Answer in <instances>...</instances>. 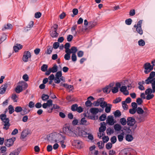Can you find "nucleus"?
<instances>
[{"label": "nucleus", "instance_id": "f257e3e1", "mask_svg": "<svg viewBox=\"0 0 155 155\" xmlns=\"http://www.w3.org/2000/svg\"><path fill=\"white\" fill-rule=\"evenodd\" d=\"M136 111L139 116L137 117L138 123H141L144 121L145 118L148 115L147 111H144L141 107H138L136 109Z\"/></svg>", "mask_w": 155, "mask_h": 155}, {"label": "nucleus", "instance_id": "f03ea898", "mask_svg": "<svg viewBox=\"0 0 155 155\" xmlns=\"http://www.w3.org/2000/svg\"><path fill=\"white\" fill-rule=\"evenodd\" d=\"M74 127L69 124H66L63 128V131L65 134L69 136L73 137L76 135L74 133Z\"/></svg>", "mask_w": 155, "mask_h": 155}, {"label": "nucleus", "instance_id": "7ed1b4c3", "mask_svg": "<svg viewBox=\"0 0 155 155\" xmlns=\"http://www.w3.org/2000/svg\"><path fill=\"white\" fill-rule=\"evenodd\" d=\"M155 72H151L149 76L145 80V83L147 84L150 83L152 84V90L153 92H155Z\"/></svg>", "mask_w": 155, "mask_h": 155}, {"label": "nucleus", "instance_id": "20e7f679", "mask_svg": "<svg viewBox=\"0 0 155 155\" xmlns=\"http://www.w3.org/2000/svg\"><path fill=\"white\" fill-rule=\"evenodd\" d=\"M0 118L3 123L4 124L3 128L7 130L10 125L9 119L7 117L6 115L5 114H1L0 115Z\"/></svg>", "mask_w": 155, "mask_h": 155}, {"label": "nucleus", "instance_id": "39448f33", "mask_svg": "<svg viewBox=\"0 0 155 155\" xmlns=\"http://www.w3.org/2000/svg\"><path fill=\"white\" fill-rule=\"evenodd\" d=\"M74 133L76 135L73 137H76L78 136L84 137H87V133L79 127H74Z\"/></svg>", "mask_w": 155, "mask_h": 155}, {"label": "nucleus", "instance_id": "423d86ee", "mask_svg": "<svg viewBox=\"0 0 155 155\" xmlns=\"http://www.w3.org/2000/svg\"><path fill=\"white\" fill-rule=\"evenodd\" d=\"M57 134V133L55 132L50 134L47 137L48 140L51 143H55Z\"/></svg>", "mask_w": 155, "mask_h": 155}, {"label": "nucleus", "instance_id": "0eeeda50", "mask_svg": "<svg viewBox=\"0 0 155 155\" xmlns=\"http://www.w3.org/2000/svg\"><path fill=\"white\" fill-rule=\"evenodd\" d=\"M142 23V20H140L138 22L137 25H134V28H136V31L140 35L143 34V31L141 28V24Z\"/></svg>", "mask_w": 155, "mask_h": 155}, {"label": "nucleus", "instance_id": "6e6552de", "mask_svg": "<svg viewBox=\"0 0 155 155\" xmlns=\"http://www.w3.org/2000/svg\"><path fill=\"white\" fill-rule=\"evenodd\" d=\"M144 68L145 69L144 72L146 74L148 73L153 69V67L149 63H145L144 64Z\"/></svg>", "mask_w": 155, "mask_h": 155}, {"label": "nucleus", "instance_id": "1a4fd4ad", "mask_svg": "<svg viewBox=\"0 0 155 155\" xmlns=\"http://www.w3.org/2000/svg\"><path fill=\"white\" fill-rule=\"evenodd\" d=\"M65 140V136L60 134L57 133L55 143H63V141H64Z\"/></svg>", "mask_w": 155, "mask_h": 155}, {"label": "nucleus", "instance_id": "9d476101", "mask_svg": "<svg viewBox=\"0 0 155 155\" xmlns=\"http://www.w3.org/2000/svg\"><path fill=\"white\" fill-rule=\"evenodd\" d=\"M31 54L29 51H25L24 52L22 58L23 61L25 62L28 61V58H31Z\"/></svg>", "mask_w": 155, "mask_h": 155}, {"label": "nucleus", "instance_id": "9b49d317", "mask_svg": "<svg viewBox=\"0 0 155 155\" xmlns=\"http://www.w3.org/2000/svg\"><path fill=\"white\" fill-rule=\"evenodd\" d=\"M135 120L133 117H128L127 119V125L130 126H133L135 123Z\"/></svg>", "mask_w": 155, "mask_h": 155}, {"label": "nucleus", "instance_id": "f8f14e48", "mask_svg": "<svg viewBox=\"0 0 155 155\" xmlns=\"http://www.w3.org/2000/svg\"><path fill=\"white\" fill-rule=\"evenodd\" d=\"M15 138L7 139L5 140V144L6 146L9 147L13 145L14 141H15Z\"/></svg>", "mask_w": 155, "mask_h": 155}, {"label": "nucleus", "instance_id": "ddd939ff", "mask_svg": "<svg viewBox=\"0 0 155 155\" xmlns=\"http://www.w3.org/2000/svg\"><path fill=\"white\" fill-rule=\"evenodd\" d=\"M120 87V84L119 83H117L115 84V86L114 87H112V88H111V90L112 92L115 94L117 93L118 91V89Z\"/></svg>", "mask_w": 155, "mask_h": 155}, {"label": "nucleus", "instance_id": "4468645a", "mask_svg": "<svg viewBox=\"0 0 155 155\" xmlns=\"http://www.w3.org/2000/svg\"><path fill=\"white\" fill-rule=\"evenodd\" d=\"M102 110L101 109H98L97 107L92 108L90 109V112L93 114L95 115L98 113L99 112H101Z\"/></svg>", "mask_w": 155, "mask_h": 155}, {"label": "nucleus", "instance_id": "2eb2a0df", "mask_svg": "<svg viewBox=\"0 0 155 155\" xmlns=\"http://www.w3.org/2000/svg\"><path fill=\"white\" fill-rule=\"evenodd\" d=\"M127 89V87L126 86H122L120 87V91L125 95H127L129 94V92Z\"/></svg>", "mask_w": 155, "mask_h": 155}, {"label": "nucleus", "instance_id": "dca6fc26", "mask_svg": "<svg viewBox=\"0 0 155 155\" xmlns=\"http://www.w3.org/2000/svg\"><path fill=\"white\" fill-rule=\"evenodd\" d=\"M106 123L108 124L111 125H113L114 123L113 117L110 116H108Z\"/></svg>", "mask_w": 155, "mask_h": 155}, {"label": "nucleus", "instance_id": "f3484780", "mask_svg": "<svg viewBox=\"0 0 155 155\" xmlns=\"http://www.w3.org/2000/svg\"><path fill=\"white\" fill-rule=\"evenodd\" d=\"M113 84H110L109 85L106 86L103 89V92L106 94L109 93L111 91V87L113 86Z\"/></svg>", "mask_w": 155, "mask_h": 155}, {"label": "nucleus", "instance_id": "a211bd4d", "mask_svg": "<svg viewBox=\"0 0 155 155\" xmlns=\"http://www.w3.org/2000/svg\"><path fill=\"white\" fill-rule=\"evenodd\" d=\"M7 87V84H5L2 86L0 87V94H4L6 91Z\"/></svg>", "mask_w": 155, "mask_h": 155}, {"label": "nucleus", "instance_id": "6ab92c4d", "mask_svg": "<svg viewBox=\"0 0 155 155\" xmlns=\"http://www.w3.org/2000/svg\"><path fill=\"white\" fill-rule=\"evenodd\" d=\"M105 124L104 122H101L100 123L101 127L99 128V132H104L106 128Z\"/></svg>", "mask_w": 155, "mask_h": 155}, {"label": "nucleus", "instance_id": "aec40b11", "mask_svg": "<svg viewBox=\"0 0 155 155\" xmlns=\"http://www.w3.org/2000/svg\"><path fill=\"white\" fill-rule=\"evenodd\" d=\"M22 48V46L20 44H16L13 47L14 50L15 52H17L18 50Z\"/></svg>", "mask_w": 155, "mask_h": 155}, {"label": "nucleus", "instance_id": "412c9836", "mask_svg": "<svg viewBox=\"0 0 155 155\" xmlns=\"http://www.w3.org/2000/svg\"><path fill=\"white\" fill-rule=\"evenodd\" d=\"M15 111L17 113H18L20 112L22 110L26 111L27 109L25 108L24 107H23L22 108L20 106H18L16 107L15 108Z\"/></svg>", "mask_w": 155, "mask_h": 155}, {"label": "nucleus", "instance_id": "4be33fe9", "mask_svg": "<svg viewBox=\"0 0 155 155\" xmlns=\"http://www.w3.org/2000/svg\"><path fill=\"white\" fill-rule=\"evenodd\" d=\"M77 50V47H72L71 48V49H70L68 52L70 54L72 53V54H75Z\"/></svg>", "mask_w": 155, "mask_h": 155}, {"label": "nucleus", "instance_id": "5701e85b", "mask_svg": "<svg viewBox=\"0 0 155 155\" xmlns=\"http://www.w3.org/2000/svg\"><path fill=\"white\" fill-rule=\"evenodd\" d=\"M23 90L22 87H21L20 84L18 85L17 86L15 90V92L18 93H19L21 92Z\"/></svg>", "mask_w": 155, "mask_h": 155}, {"label": "nucleus", "instance_id": "b1692460", "mask_svg": "<svg viewBox=\"0 0 155 155\" xmlns=\"http://www.w3.org/2000/svg\"><path fill=\"white\" fill-rule=\"evenodd\" d=\"M19 84H20L21 87H22L23 90L25 89L28 86L27 84L24 81L20 82H19Z\"/></svg>", "mask_w": 155, "mask_h": 155}, {"label": "nucleus", "instance_id": "393cba45", "mask_svg": "<svg viewBox=\"0 0 155 155\" xmlns=\"http://www.w3.org/2000/svg\"><path fill=\"white\" fill-rule=\"evenodd\" d=\"M12 25L10 24H7L4 25L3 28L2 29V31H4L6 29H10L12 28Z\"/></svg>", "mask_w": 155, "mask_h": 155}, {"label": "nucleus", "instance_id": "a878e982", "mask_svg": "<svg viewBox=\"0 0 155 155\" xmlns=\"http://www.w3.org/2000/svg\"><path fill=\"white\" fill-rule=\"evenodd\" d=\"M57 31H52L51 32V35L53 38H56L58 36V34L56 32Z\"/></svg>", "mask_w": 155, "mask_h": 155}, {"label": "nucleus", "instance_id": "bb28decb", "mask_svg": "<svg viewBox=\"0 0 155 155\" xmlns=\"http://www.w3.org/2000/svg\"><path fill=\"white\" fill-rule=\"evenodd\" d=\"M112 107V105L110 104H108L105 107V112L106 113H108L110 112Z\"/></svg>", "mask_w": 155, "mask_h": 155}, {"label": "nucleus", "instance_id": "cd10ccee", "mask_svg": "<svg viewBox=\"0 0 155 155\" xmlns=\"http://www.w3.org/2000/svg\"><path fill=\"white\" fill-rule=\"evenodd\" d=\"M8 110L9 111V113L10 114H12L14 111L15 110L14 107L12 105H9L8 107Z\"/></svg>", "mask_w": 155, "mask_h": 155}, {"label": "nucleus", "instance_id": "c85d7f7f", "mask_svg": "<svg viewBox=\"0 0 155 155\" xmlns=\"http://www.w3.org/2000/svg\"><path fill=\"white\" fill-rule=\"evenodd\" d=\"M133 139V137L132 135L130 134H127L126 137V140L128 142L132 141Z\"/></svg>", "mask_w": 155, "mask_h": 155}, {"label": "nucleus", "instance_id": "c756f323", "mask_svg": "<svg viewBox=\"0 0 155 155\" xmlns=\"http://www.w3.org/2000/svg\"><path fill=\"white\" fill-rule=\"evenodd\" d=\"M77 28V26L75 25L73 26L71 28V31L72 34H73L74 35H76L77 33V32L76 31V29Z\"/></svg>", "mask_w": 155, "mask_h": 155}, {"label": "nucleus", "instance_id": "7c9ffc66", "mask_svg": "<svg viewBox=\"0 0 155 155\" xmlns=\"http://www.w3.org/2000/svg\"><path fill=\"white\" fill-rule=\"evenodd\" d=\"M80 124L84 125H88L89 124L88 122H87L86 120L84 118H82L80 121Z\"/></svg>", "mask_w": 155, "mask_h": 155}, {"label": "nucleus", "instance_id": "2f4dec72", "mask_svg": "<svg viewBox=\"0 0 155 155\" xmlns=\"http://www.w3.org/2000/svg\"><path fill=\"white\" fill-rule=\"evenodd\" d=\"M28 134V131L26 130H23L21 133V137L22 138L25 137Z\"/></svg>", "mask_w": 155, "mask_h": 155}, {"label": "nucleus", "instance_id": "473e14b6", "mask_svg": "<svg viewBox=\"0 0 155 155\" xmlns=\"http://www.w3.org/2000/svg\"><path fill=\"white\" fill-rule=\"evenodd\" d=\"M58 66L56 64H55L51 68H50L51 72L52 73L56 72L58 71Z\"/></svg>", "mask_w": 155, "mask_h": 155}, {"label": "nucleus", "instance_id": "72a5a7b5", "mask_svg": "<svg viewBox=\"0 0 155 155\" xmlns=\"http://www.w3.org/2000/svg\"><path fill=\"white\" fill-rule=\"evenodd\" d=\"M114 127L115 130L117 131H119L121 129V126L118 124L115 125Z\"/></svg>", "mask_w": 155, "mask_h": 155}, {"label": "nucleus", "instance_id": "f704fd0d", "mask_svg": "<svg viewBox=\"0 0 155 155\" xmlns=\"http://www.w3.org/2000/svg\"><path fill=\"white\" fill-rule=\"evenodd\" d=\"M49 96L47 94H43L41 96V99L42 100L44 101H46L49 99Z\"/></svg>", "mask_w": 155, "mask_h": 155}, {"label": "nucleus", "instance_id": "c9c22d12", "mask_svg": "<svg viewBox=\"0 0 155 155\" xmlns=\"http://www.w3.org/2000/svg\"><path fill=\"white\" fill-rule=\"evenodd\" d=\"M120 122L121 124L123 126L126 125L127 123V121L125 118H121L120 119Z\"/></svg>", "mask_w": 155, "mask_h": 155}, {"label": "nucleus", "instance_id": "e433bc0d", "mask_svg": "<svg viewBox=\"0 0 155 155\" xmlns=\"http://www.w3.org/2000/svg\"><path fill=\"white\" fill-rule=\"evenodd\" d=\"M53 49V48L51 46H48L47 48L46 53L47 54H50L52 52Z\"/></svg>", "mask_w": 155, "mask_h": 155}, {"label": "nucleus", "instance_id": "4c0bfd02", "mask_svg": "<svg viewBox=\"0 0 155 155\" xmlns=\"http://www.w3.org/2000/svg\"><path fill=\"white\" fill-rule=\"evenodd\" d=\"M66 54L64 56V58L65 60H69L70 58V54L68 51V52H65Z\"/></svg>", "mask_w": 155, "mask_h": 155}, {"label": "nucleus", "instance_id": "58836bf2", "mask_svg": "<svg viewBox=\"0 0 155 155\" xmlns=\"http://www.w3.org/2000/svg\"><path fill=\"white\" fill-rule=\"evenodd\" d=\"M119 83L120 84V87L121 85H122V86H126L128 84V81L127 80H126Z\"/></svg>", "mask_w": 155, "mask_h": 155}, {"label": "nucleus", "instance_id": "ea45409f", "mask_svg": "<svg viewBox=\"0 0 155 155\" xmlns=\"http://www.w3.org/2000/svg\"><path fill=\"white\" fill-rule=\"evenodd\" d=\"M70 47V45L68 43H67L65 44L64 45V48L65 49V52H68L70 49H69V47Z\"/></svg>", "mask_w": 155, "mask_h": 155}, {"label": "nucleus", "instance_id": "a19ab883", "mask_svg": "<svg viewBox=\"0 0 155 155\" xmlns=\"http://www.w3.org/2000/svg\"><path fill=\"white\" fill-rule=\"evenodd\" d=\"M153 92V90L151 88H148L146 90L145 93L146 94H151L152 93H154Z\"/></svg>", "mask_w": 155, "mask_h": 155}, {"label": "nucleus", "instance_id": "79ce46f5", "mask_svg": "<svg viewBox=\"0 0 155 155\" xmlns=\"http://www.w3.org/2000/svg\"><path fill=\"white\" fill-rule=\"evenodd\" d=\"M97 144L98 145V147L100 149L103 148L104 146V143H103L102 141L98 142Z\"/></svg>", "mask_w": 155, "mask_h": 155}, {"label": "nucleus", "instance_id": "37998d69", "mask_svg": "<svg viewBox=\"0 0 155 155\" xmlns=\"http://www.w3.org/2000/svg\"><path fill=\"white\" fill-rule=\"evenodd\" d=\"M121 115L120 111L118 110H116L114 113V116L115 117H119Z\"/></svg>", "mask_w": 155, "mask_h": 155}, {"label": "nucleus", "instance_id": "c03bdc74", "mask_svg": "<svg viewBox=\"0 0 155 155\" xmlns=\"http://www.w3.org/2000/svg\"><path fill=\"white\" fill-rule=\"evenodd\" d=\"M19 153V151L18 150H15L12 152L9 155H18Z\"/></svg>", "mask_w": 155, "mask_h": 155}, {"label": "nucleus", "instance_id": "a18cd8bd", "mask_svg": "<svg viewBox=\"0 0 155 155\" xmlns=\"http://www.w3.org/2000/svg\"><path fill=\"white\" fill-rule=\"evenodd\" d=\"M78 105L76 104H73L71 107V110L73 111H76L78 108Z\"/></svg>", "mask_w": 155, "mask_h": 155}, {"label": "nucleus", "instance_id": "49530a36", "mask_svg": "<svg viewBox=\"0 0 155 155\" xmlns=\"http://www.w3.org/2000/svg\"><path fill=\"white\" fill-rule=\"evenodd\" d=\"M78 10L77 8H74L72 10L73 14L71 15V16L74 17V15H76L78 13Z\"/></svg>", "mask_w": 155, "mask_h": 155}, {"label": "nucleus", "instance_id": "de8ad7c7", "mask_svg": "<svg viewBox=\"0 0 155 155\" xmlns=\"http://www.w3.org/2000/svg\"><path fill=\"white\" fill-rule=\"evenodd\" d=\"M48 68V66L46 64H43L41 67V70L43 71H46Z\"/></svg>", "mask_w": 155, "mask_h": 155}, {"label": "nucleus", "instance_id": "09e8293b", "mask_svg": "<svg viewBox=\"0 0 155 155\" xmlns=\"http://www.w3.org/2000/svg\"><path fill=\"white\" fill-rule=\"evenodd\" d=\"M107 134L108 135H110L114 132V130L110 128L107 129L106 130Z\"/></svg>", "mask_w": 155, "mask_h": 155}, {"label": "nucleus", "instance_id": "8fccbe9b", "mask_svg": "<svg viewBox=\"0 0 155 155\" xmlns=\"http://www.w3.org/2000/svg\"><path fill=\"white\" fill-rule=\"evenodd\" d=\"M106 117V116L105 114L101 115L99 117V119L101 121L104 120Z\"/></svg>", "mask_w": 155, "mask_h": 155}, {"label": "nucleus", "instance_id": "3c124183", "mask_svg": "<svg viewBox=\"0 0 155 155\" xmlns=\"http://www.w3.org/2000/svg\"><path fill=\"white\" fill-rule=\"evenodd\" d=\"M138 45L140 46H143L145 45V41L142 39H140L138 41Z\"/></svg>", "mask_w": 155, "mask_h": 155}, {"label": "nucleus", "instance_id": "603ef678", "mask_svg": "<svg viewBox=\"0 0 155 155\" xmlns=\"http://www.w3.org/2000/svg\"><path fill=\"white\" fill-rule=\"evenodd\" d=\"M117 138L119 141L120 142L122 141L123 140V134H120V135H118L117 136Z\"/></svg>", "mask_w": 155, "mask_h": 155}, {"label": "nucleus", "instance_id": "864d4df0", "mask_svg": "<svg viewBox=\"0 0 155 155\" xmlns=\"http://www.w3.org/2000/svg\"><path fill=\"white\" fill-rule=\"evenodd\" d=\"M146 98L147 100H150L152 98L154 97V95L153 94H147Z\"/></svg>", "mask_w": 155, "mask_h": 155}, {"label": "nucleus", "instance_id": "5fc2aeb1", "mask_svg": "<svg viewBox=\"0 0 155 155\" xmlns=\"http://www.w3.org/2000/svg\"><path fill=\"white\" fill-rule=\"evenodd\" d=\"M59 45V43L58 42H55L53 45V48L56 49L58 48Z\"/></svg>", "mask_w": 155, "mask_h": 155}, {"label": "nucleus", "instance_id": "6e6d98bb", "mask_svg": "<svg viewBox=\"0 0 155 155\" xmlns=\"http://www.w3.org/2000/svg\"><path fill=\"white\" fill-rule=\"evenodd\" d=\"M103 143L107 142L109 140V138L108 136H104L102 138Z\"/></svg>", "mask_w": 155, "mask_h": 155}, {"label": "nucleus", "instance_id": "4d7b16f0", "mask_svg": "<svg viewBox=\"0 0 155 155\" xmlns=\"http://www.w3.org/2000/svg\"><path fill=\"white\" fill-rule=\"evenodd\" d=\"M84 55V52L82 51H79L77 53V55L78 57L81 58Z\"/></svg>", "mask_w": 155, "mask_h": 155}, {"label": "nucleus", "instance_id": "13d9d810", "mask_svg": "<svg viewBox=\"0 0 155 155\" xmlns=\"http://www.w3.org/2000/svg\"><path fill=\"white\" fill-rule=\"evenodd\" d=\"M110 140L112 143H115L117 141V138L115 136H113L111 138Z\"/></svg>", "mask_w": 155, "mask_h": 155}, {"label": "nucleus", "instance_id": "bf43d9fd", "mask_svg": "<svg viewBox=\"0 0 155 155\" xmlns=\"http://www.w3.org/2000/svg\"><path fill=\"white\" fill-rule=\"evenodd\" d=\"M122 107L124 110H127L128 108V106L126 104L125 101L122 102Z\"/></svg>", "mask_w": 155, "mask_h": 155}, {"label": "nucleus", "instance_id": "052dcab7", "mask_svg": "<svg viewBox=\"0 0 155 155\" xmlns=\"http://www.w3.org/2000/svg\"><path fill=\"white\" fill-rule=\"evenodd\" d=\"M136 102L138 105H140L142 103L143 101L142 99L138 98L137 99Z\"/></svg>", "mask_w": 155, "mask_h": 155}, {"label": "nucleus", "instance_id": "680f3d73", "mask_svg": "<svg viewBox=\"0 0 155 155\" xmlns=\"http://www.w3.org/2000/svg\"><path fill=\"white\" fill-rule=\"evenodd\" d=\"M132 21V20L131 18H129L125 20V23L127 25H130L131 24Z\"/></svg>", "mask_w": 155, "mask_h": 155}, {"label": "nucleus", "instance_id": "e2e57ef3", "mask_svg": "<svg viewBox=\"0 0 155 155\" xmlns=\"http://www.w3.org/2000/svg\"><path fill=\"white\" fill-rule=\"evenodd\" d=\"M41 13L39 12H38L35 14V17L36 18H39L41 17Z\"/></svg>", "mask_w": 155, "mask_h": 155}, {"label": "nucleus", "instance_id": "0e129e2a", "mask_svg": "<svg viewBox=\"0 0 155 155\" xmlns=\"http://www.w3.org/2000/svg\"><path fill=\"white\" fill-rule=\"evenodd\" d=\"M108 104H107V102L104 101L100 104V106L102 108H104Z\"/></svg>", "mask_w": 155, "mask_h": 155}, {"label": "nucleus", "instance_id": "69168bd1", "mask_svg": "<svg viewBox=\"0 0 155 155\" xmlns=\"http://www.w3.org/2000/svg\"><path fill=\"white\" fill-rule=\"evenodd\" d=\"M71 59L72 61H75L77 60V57L76 54H72L71 56Z\"/></svg>", "mask_w": 155, "mask_h": 155}, {"label": "nucleus", "instance_id": "338daca9", "mask_svg": "<svg viewBox=\"0 0 155 155\" xmlns=\"http://www.w3.org/2000/svg\"><path fill=\"white\" fill-rule=\"evenodd\" d=\"M106 147L107 149H110L112 147V144L110 143H108L106 144Z\"/></svg>", "mask_w": 155, "mask_h": 155}, {"label": "nucleus", "instance_id": "774afa93", "mask_svg": "<svg viewBox=\"0 0 155 155\" xmlns=\"http://www.w3.org/2000/svg\"><path fill=\"white\" fill-rule=\"evenodd\" d=\"M92 103L90 100H87L85 102V105L87 107H91V106Z\"/></svg>", "mask_w": 155, "mask_h": 155}]
</instances>
